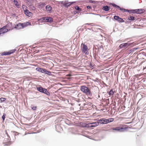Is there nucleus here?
I'll return each instance as SVG.
<instances>
[{
	"label": "nucleus",
	"mask_w": 146,
	"mask_h": 146,
	"mask_svg": "<svg viewBox=\"0 0 146 146\" xmlns=\"http://www.w3.org/2000/svg\"><path fill=\"white\" fill-rule=\"evenodd\" d=\"M81 50L83 54L88 55L89 54V50L88 47L84 43H82L81 45Z\"/></svg>",
	"instance_id": "nucleus-1"
},
{
	"label": "nucleus",
	"mask_w": 146,
	"mask_h": 146,
	"mask_svg": "<svg viewBox=\"0 0 146 146\" xmlns=\"http://www.w3.org/2000/svg\"><path fill=\"white\" fill-rule=\"evenodd\" d=\"M31 25V24L29 22H27L23 23H19L15 26V28L17 29H21Z\"/></svg>",
	"instance_id": "nucleus-2"
},
{
	"label": "nucleus",
	"mask_w": 146,
	"mask_h": 146,
	"mask_svg": "<svg viewBox=\"0 0 146 146\" xmlns=\"http://www.w3.org/2000/svg\"><path fill=\"white\" fill-rule=\"evenodd\" d=\"M81 90L86 94L87 95L89 96L91 94V92L88 88L85 86H82L81 87Z\"/></svg>",
	"instance_id": "nucleus-3"
},
{
	"label": "nucleus",
	"mask_w": 146,
	"mask_h": 146,
	"mask_svg": "<svg viewBox=\"0 0 146 146\" xmlns=\"http://www.w3.org/2000/svg\"><path fill=\"white\" fill-rule=\"evenodd\" d=\"M9 25H7L3 27L2 28L0 29V35L5 33L7 32L8 31L11 30V28H9Z\"/></svg>",
	"instance_id": "nucleus-4"
},
{
	"label": "nucleus",
	"mask_w": 146,
	"mask_h": 146,
	"mask_svg": "<svg viewBox=\"0 0 146 146\" xmlns=\"http://www.w3.org/2000/svg\"><path fill=\"white\" fill-rule=\"evenodd\" d=\"M127 125H124L122 126V127H117L115 128H113L112 129L113 130H115L120 131H124L126 129L127 127Z\"/></svg>",
	"instance_id": "nucleus-5"
},
{
	"label": "nucleus",
	"mask_w": 146,
	"mask_h": 146,
	"mask_svg": "<svg viewBox=\"0 0 146 146\" xmlns=\"http://www.w3.org/2000/svg\"><path fill=\"white\" fill-rule=\"evenodd\" d=\"M131 44L127 43H122L119 46L120 48H126L130 45Z\"/></svg>",
	"instance_id": "nucleus-6"
},
{
	"label": "nucleus",
	"mask_w": 146,
	"mask_h": 146,
	"mask_svg": "<svg viewBox=\"0 0 146 146\" xmlns=\"http://www.w3.org/2000/svg\"><path fill=\"white\" fill-rule=\"evenodd\" d=\"M98 120L99 124H105L108 123L107 119L105 118H102Z\"/></svg>",
	"instance_id": "nucleus-7"
},
{
	"label": "nucleus",
	"mask_w": 146,
	"mask_h": 146,
	"mask_svg": "<svg viewBox=\"0 0 146 146\" xmlns=\"http://www.w3.org/2000/svg\"><path fill=\"white\" fill-rule=\"evenodd\" d=\"M99 124L98 120L97 122L93 123H88V125L90 127H95Z\"/></svg>",
	"instance_id": "nucleus-8"
},
{
	"label": "nucleus",
	"mask_w": 146,
	"mask_h": 146,
	"mask_svg": "<svg viewBox=\"0 0 146 146\" xmlns=\"http://www.w3.org/2000/svg\"><path fill=\"white\" fill-rule=\"evenodd\" d=\"M16 51L15 50H11L10 51L8 52H3L1 53L0 54L1 55H10L11 54L14 53Z\"/></svg>",
	"instance_id": "nucleus-9"
},
{
	"label": "nucleus",
	"mask_w": 146,
	"mask_h": 146,
	"mask_svg": "<svg viewBox=\"0 0 146 146\" xmlns=\"http://www.w3.org/2000/svg\"><path fill=\"white\" fill-rule=\"evenodd\" d=\"M135 13L137 14H142L143 13L145 10L144 9H135Z\"/></svg>",
	"instance_id": "nucleus-10"
},
{
	"label": "nucleus",
	"mask_w": 146,
	"mask_h": 146,
	"mask_svg": "<svg viewBox=\"0 0 146 146\" xmlns=\"http://www.w3.org/2000/svg\"><path fill=\"white\" fill-rule=\"evenodd\" d=\"M24 13L26 15L29 17L31 16L32 15V13L30 12L29 10H28L27 9H26L25 10Z\"/></svg>",
	"instance_id": "nucleus-11"
},
{
	"label": "nucleus",
	"mask_w": 146,
	"mask_h": 146,
	"mask_svg": "<svg viewBox=\"0 0 146 146\" xmlns=\"http://www.w3.org/2000/svg\"><path fill=\"white\" fill-rule=\"evenodd\" d=\"M114 19L118 21L119 22H124V21L123 20V19L119 17L118 16H115L114 17Z\"/></svg>",
	"instance_id": "nucleus-12"
},
{
	"label": "nucleus",
	"mask_w": 146,
	"mask_h": 146,
	"mask_svg": "<svg viewBox=\"0 0 146 146\" xmlns=\"http://www.w3.org/2000/svg\"><path fill=\"white\" fill-rule=\"evenodd\" d=\"M110 7L107 6H104L102 8V9L104 11H108L110 10Z\"/></svg>",
	"instance_id": "nucleus-13"
},
{
	"label": "nucleus",
	"mask_w": 146,
	"mask_h": 146,
	"mask_svg": "<svg viewBox=\"0 0 146 146\" xmlns=\"http://www.w3.org/2000/svg\"><path fill=\"white\" fill-rule=\"evenodd\" d=\"M20 55H26L28 54H27L26 50L25 49H22L19 52V53Z\"/></svg>",
	"instance_id": "nucleus-14"
},
{
	"label": "nucleus",
	"mask_w": 146,
	"mask_h": 146,
	"mask_svg": "<svg viewBox=\"0 0 146 146\" xmlns=\"http://www.w3.org/2000/svg\"><path fill=\"white\" fill-rule=\"evenodd\" d=\"M27 1L26 3L29 6H31L33 5V2L34 0H26Z\"/></svg>",
	"instance_id": "nucleus-15"
},
{
	"label": "nucleus",
	"mask_w": 146,
	"mask_h": 146,
	"mask_svg": "<svg viewBox=\"0 0 146 146\" xmlns=\"http://www.w3.org/2000/svg\"><path fill=\"white\" fill-rule=\"evenodd\" d=\"M135 9L133 10H124V12H127L130 13H135Z\"/></svg>",
	"instance_id": "nucleus-16"
},
{
	"label": "nucleus",
	"mask_w": 146,
	"mask_h": 146,
	"mask_svg": "<svg viewBox=\"0 0 146 146\" xmlns=\"http://www.w3.org/2000/svg\"><path fill=\"white\" fill-rule=\"evenodd\" d=\"M53 21V19L51 17H46L45 21L51 23Z\"/></svg>",
	"instance_id": "nucleus-17"
},
{
	"label": "nucleus",
	"mask_w": 146,
	"mask_h": 146,
	"mask_svg": "<svg viewBox=\"0 0 146 146\" xmlns=\"http://www.w3.org/2000/svg\"><path fill=\"white\" fill-rule=\"evenodd\" d=\"M45 4L44 3H41L40 4H38L37 6L40 9H41L43 8H44L45 6Z\"/></svg>",
	"instance_id": "nucleus-18"
},
{
	"label": "nucleus",
	"mask_w": 146,
	"mask_h": 146,
	"mask_svg": "<svg viewBox=\"0 0 146 146\" xmlns=\"http://www.w3.org/2000/svg\"><path fill=\"white\" fill-rule=\"evenodd\" d=\"M42 92L48 95H50V92L48 91L45 88H44Z\"/></svg>",
	"instance_id": "nucleus-19"
},
{
	"label": "nucleus",
	"mask_w": 146,
	"mask_h": 146,
	"mask_svg": "<svg viewBox=\"0 0 146 146\" xmlns=\"http://www.w3.org/2000/svg\"><path fill=\"white\" fill-rule=\"evenodd\" d=\"M46 9L47 11H50L51 10L52 8L50 6L48 5L46 6Z\"/></svg>",
	"instance_id": "nucleus-20"
},
{
	"label": "nucleus",
	"mask_w": 146,
	"mask_h": 146,
	"mask_svg": "<svg viewBox=\"0 0 146 146\" xmlns=\"http://www.w3.org/2000/svg\"><path fill=\"white\" fill-rule=\"evenodd\" d=\"M115 92H114L113 91V90H111L110 92H108V94L110 96H113L114 93Z\"/></svg>",
	"instance_id": "nucleus-21"
},
{
	"label": "nucleus",
	"mask_w": 146,
	"mask_h": 146,
	"mask_svg": "<svg viewBox=\"0 0 146 146\" xmlns=\"http://www.w3.org/2000/svg\"><path fill=\"white\" fill-rule=\"evenodd\" d=\"M108 123L113 122L114 121V119L112 118H110L107 119Z\"/></svg>",
	"instance_id": "nucleus-22"
},
{
	"label": "nucleus",
	"mask_w": 146,
	"mask_h": 146,
	"mask_svg": "<svg viewBox=\"0 0 146 146\" xmlns=\"http://www.w3.org/2000/svg\"><path fill=\"white\" fill-rule=\"evenodd\" d=\"M44 88L41 87H39L37 88L39 92H42Z\"/></svg>",
	"instance_id": "nucleus-23"
},
{
	"label": "nucleus",
	"mask_w": 146,
	"mask_h": 146,
	"mask_svg": "<svg viewBox=\"0 0 146 146\" xmlns=\"http://www.w3.org/2000/svg\"><path fill=\"white\" fill-rule=\"evenodd\" d=\"M128 19L130 20L133 21L135 20V18L133 17L129 16L128 18Z\"/></svg>",
	"instance_id": "nucleus-24"
},
{
	"label": "nucleus",
	"mask_w": 146,
	"mask_h": 146,
	"mask_svg": "<svg viewBox=\"0 0 146 146\" xmlns=\"http://www.w3.org/2000/svg\"><path fill=\"white\" fill-rule=\"evenodd\" d=\"M44 73H45L46 74H48L49 75H50L51 74V72L46 70L45 69V70H44Z\"/></svg>",
	"instance_id": "nucleus-25"
},
{
	"label": "nucleus",
	"mask_w": 146,
	"mask_h": 146,
	"mask_svg": "<svg viewBox=\"0 0 146 146\" xmlns=\"http://www.w3.org/2000/svg\"><path fill=\"white\" fill-rule=\"evenodd\" d=\"M110 4L112 5L113 7H116L117 8H119V7L116 5L114 4V3H110Z\"/></svg>",
	"instance_id": "nucleus-26"
},
{
	"label": "nucleus",
	"mask_w": 146,
	"mask_h": 146,
	"mask_svg": "<svg viewBox=\"0 0 146 146\" xmlns=\"http://www.w3.org/2000/svg\"><path fill=\"white\" fill-rule=\"evenodd\" d=\"M46 17H42L39 19L38 20L40 21H45Z\"/></svg>",
	"instance_id": "nucleus-27"
},
{
	"label": "nucleus",
	"mask_w": 146,
	"mask_h": 146,
	"mask_svg": "<svg viewBox=\"0 0 146 146\" xmlns=\"http://www.w3.org/2000/svg\"><path fill=\"white\" fill-rule=\"evenodd\" d=\"M36 106H32L31 107V109L34 110H36Z\"/></svg>",
	"instance_id": "nucleus-28"
},
{
	"label": "nucleus",
	"mask_w": 146,
	"mask_h": 146,
	"mask_svg": "<svg viewBox=\"0 0 146 146\" xmlns=\"http://www.w3.org/2000/svg\"><path fill=\"white\" fill-rule=\"evenodd\" d=\"M0 100L1 102H4L6 100V98H0Z\"/></svg>",
	"instance_id": "nucleus-29"
},
{
	"label": "nucleus",
	"mask_w": 146,
	"mask_h": 146,
	"mask_svg": "<svg viewBox=\"0 0 146 146\" xmlns=\"http://www.w3.org/2000/svg\"><path fill=\"white\" fill-rule=\"evenodd\" d=\"M13 2H14V4L15 5H19L18 3V1H16V0H14L13 1Z\"/></svg>",
	"instance_id": "nucleus-30"
},
{
	"label": "nucleus",
	"mask_w": 146,
	"mask_h": 146,
	"mask_svg": "<svg viewBox=\"0 0 146 146\" xmlns=\"http://www.w3.org/2000/svg\"><path fill=\"white\" fill-rule=\"evenodd\" d=\"M75 8L76 10L78 11H81V9H80L79 7L78 6H76L75 7Z\"/></svg>",
	"instance_id": "nucleus-31"
},
{
	"label": "nucleus",
	"mask_w": 146,
	"mask_h": 146,
	"mask_svg": "<svg viewBox=\"0 0 146 146\" xmlns=\"http://www.w3.org/2000/svg\"><path fill=\"white\" fill-rule=\"evenodd\" d=\"M42 68H36V70H37L38 72H40L41 71V70Z\"/></svg>",
	"instance_id": "nucleus-32"
},
{
	"label": "nucleus",
	"mask_w": 146,
	"mask_h": 146,
	"mask_svg": "<svg viewBox=\"0 0 146 146\" xmlns=\"http://www.w3.org/2000/svg\"><path fill=\"white\" fill-rule=\"evenodd\" d=\"M22 8L24 11L25 10L27 9L26 8H27V7L25 5H23L22 6Z\"/></svg>",
	"instance_id": "nucleus-33"
},
{
	"label": "nucleus",
	"mask_w": 146,
	"mask_h": 146,
	"mask_svg": "<svg viewBox=\"0 0 146 146\" xmlns=\"http://www.w3.org/2000/svg\"><path fill=\"white\" fill-rule=\"evenodd\" d=\"M30 8L33 10H35L36 9L35 7L33 5L31 6H29Z\"/></svg>",
	"instance_id": "nucleus-34"
},
{
	"label": "nucleus",
	"mask_w": 146,
	"mask_h": 146,
	"mask_svg": "<svg viewBox=\"0 0 146 146\" xmlns=\"http://www.w3.org/2000/svg\"><path fill=\"white\" fill-rule=\"evenodd\" d=\"M89 66L91 68L93 67V64L92 63L90 62Z\"/></svg>",
	"instance_id": "nucleus-35"
},
{
	"label": "nucleus",
	"mask_w": 146,
	"mask_h": 146,
	"mask_svg": "<svg viewBox=\"0 0 146 146\" xmlns=\"http://www.w3.org/2000/svg\"><path fill=\"white\" fill-rule=\"evenodd\" d=\"M143 71L144 72V74H146V66L144 67L143 69Z\"/></svg>",
	"instance_id": "nucleus-36"
},
{
	"label": "nucleus",
	"mask_w": 146,
	"mask_h": 146,
	"mask_svg": "<svg viewBox=\"0 0 146 146\" xmlns=\"http://www.w3.org/2000/svg\"><path fill=\"white\" fill-rule=\"evenodd\" d=\"M2 118L3 121H4L5 118V114H4L3 115Z\"/></svg>",
	"instance_id": "nucleus-37"
},
{
	"label": "nucleus",
	"mask_w": 146,
	"mask_h": 146,
	"mask_svg": "<svg viewBox=\"0 0 146 146\" xmlns=\"http://www.w3.org/2000/svg\"><path fill=\"white\" fill-rule=\"evenodd\" d=\"M118 8L121 11H123V12H124V10H126L125 9H123V8H120V7H119V8Z\"/></svg>",
	"instance_id": "nucleus-38"
},
{
	"label": "nucleus",
	"mask_w": 146,
	"mask_h": 146,
	"mask_svg": "<svg viewBox=\"0 0 146 146\" xmlns=\"http://www.w3.org/2000/svg\"><path fill=\"white\" fill-rule=\"evenodd\" d=\"M41 71L40 72H42V73H44V70H45V69L44 68H42Z\"/></svg>",
	"instance_id": "nucleus-39"
},
{
	"label": "nucleus",
	"mask_w": 146,
	"mask_h": 146,
	"mask_svg": "<svg viewBox=\"0 0 146 146\" xmlns=\"http://www.w3.org/2000/svg\"><path fill=\"white\" fill-rule=\"evenodd\" d=\"M10 143H9V142H7L5 143V145L7 146V145H10Z\"/></svg>",
	"instance_id": "nucleus-40"
},
{
	"label": "nucleus",
	"mask_w": 146,
	"mask_h": 146,
	"mask_svg": "<svg viewBox=\"0 0 146 146\" xmlns=\"http://www.w3.org/2000/svg\"><path fill=\"white\" fill-rule=\"evenodd\" d=\"M69 4V3H66V4H65L64 5L65 6H67L70 5V4Z\"/></svg>",
	"instance_id": "nucleus-41"
},
{
	"label": "nucleus",
	"mask_w": 146,
	"mask_h": 146,
	"mask_svg": "<svg viewBox=\"0 0 146 146\" xmlns=\"http://www.w3.org/2000/svg\"><path fill=\"white\" fill-rule=\"evenodd\" d=\"M87 8L88 9H91V6L88 5L87 6Z\"/></svg>",
	"instance_id": "nucleus-42"
},
{
	"label": "nucleus",
	"mask_w": 146,
	"mask_h": 146,
	"mask_svg": "<svg viewBox=\"0 0 146 146\" xmlns=\"http://www.w3.org/2000/svg\"><path fill=\"white\" fill-rule=\"evenodd\" d=\"M5 133H6V134H7V136H9V135H8V133H7V131L6 130L5 131Z\"/></svg>",
	"instance_id": "nucleus-43"
},
{
	"label": "nucleus",
	"mask_w": 146,
	"mask_h": 146,
	"mask_svg": "<svg viewBox=\"0 0 146 146\" xmlns=\"http://www.w3.org/2000/svg\"><path fill=\"white\" fill-rule=\"evenodd\" d=\"M0 107L1 108H2V106H0Z\"/></svg>",
	"instance_id": "nucleus-44"
}]
</instances>
